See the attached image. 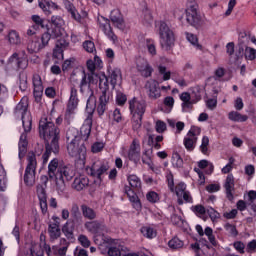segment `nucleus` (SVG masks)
Masks as SVG:
<instances>
[{"label":"nucleus","instance_id":"nucleus-45","mask_svg":"<svg viewBox=\"0 0 256 256\" xmlns=\"http://www.w3.org/2000/svg\"><path fill=\"white\" fill-rule=\"evenodd\" d=\"M172 164L173 167H176L177 169H183V158H181V155H179V153L175 152L172 155Z\"/></svg>","mask_w":256,"mask_h":256},{"label":"nucleus","instance_id":"nucleus-14","mask_svg":"<svg viewBox=\"0 0 256 256\" xmlns=\"http://www.w3.org/2000/svg\"><path fill=\"white\" fill-rule=\"evenodd\" d=\"M128 159L129 161H133L135 165L141 161V144L139 143V140L134 139L132 141L128 150Z\"/></svg>","mask_w":256,"mask_h":256},{"label":"nucleus","instance_id":"nucleus-7","mask_svg":"<svg viewBox=\"0 0 256 256\" xmlns=\"http://www.w3.org/2000/svg\"><path fill=\"white\" fill-rule=\"evenodd\" d=\"M21 120H22V125L25 133L21 134L20 140L18 143L19 159H23V157L27 155V146L29 145V142H27V133L31 131V127H32V120L30 115L24 116V118H21Z\"/></svg>","mask_w":256,"mask_h":256},{"label":"nucleus","instance_id":"nucleus-5","mask_svg":"<svg viewBox=\"0 0 256 256\" xmlns=\"http://www.w3.org/2000/svg\"><path fill=\"white\" fill-rule=\"evenodd\" d=\"M129 109L132 115V129L133 131H139L141 125H143V115L147 109L145 101H138L137 98L129 100Z\"/></svg>","mask_w":256,"mask_h":256},{"label":"nucleus","instance_id":"nucleus-40","mask_svg":"<svg viewBox=\"0 0 256 256\" xmlns=\"http://www.w3.org/2000/svg\"><path fill=\"white\" fill-rule=\"evenodd\" d=\"M87 77H88L89 87H91L92 85H97V83H99L101 79V73L97 74L95 72H90L87 74Z\"/></svg>","mask_w":256,"mask_h":256},{"label":"nucleus","instance_id":"nucleus-53","mask_svg":"<svg viewBox=\"0 0 256 256\" xmlns=\"http://www.w3.org/2000/svg\"><path fill=\"white\" fill-rule=\"evenodd\" d=\"M209 137L204 136L202 138V144L200 145V151L203 155H207L209 153Z\"/></svg>","mask_w":256,"mask_h":256},{"label":"nucleus","instance_id":"nucleus-6","mask_svg":"<svg viewBox=\"0 0 256 256\" xmlns=\"http://www.w3.org/2000/svg\"><path fill=\"white\" fill-rule=\"evenodd\" d=\"M159 29L160 45L165 51H171L173 45H175V34L173 30L169 29V25L165 21H159L156 24Z\"/></svg>","mask_w":256,"mask_h":256},{"label":"nucleus","instance_id":"nucleus-1","mask_svg":"<svg viewBox=\"0 0 256 256\" xmlns=\"http://www.w3.org/2000/svg\"><path fill=\"white\" fill-rule=\"evenodd\" d=\"M39 135L45 141V152L42 155V163L45 165L51 157V153H59V139L61 130L48 118L42 117L39 121Z\"/></svg>","mask_w":256,"mask_h":256},{"label":"nucleus","instance_id":"nucleus-56","mask_svg":"<svg viewBox=\"0 0 256 256\" xmlns=\"http://www.w3.org/2000/svg\"><path fill=\"white\" fill-rule=\"evenodd\" d=\"M158 71L160 75H163V81H169L171 79V71H167V67L159 66Z\"/></svg>","mask_w":256,"mask_h":256},{"label":"nucleus","instance_id":"nucleus-18","mask_svg":"<svg viewBox=\"0 0 256 256\" xmlns=\"http://www.w3.org/2000/svg\"><path fill=\"white\" fill-rule=\"evenodd\" d=\"M146 89H148V96L150 99H159L161 97V89H159V82L150 80L146 83Z\"/></svg>","mask_w":256,"mask_h":256},{"label":"nucleus","instance_id":"nucleus-58","mask_svg":"<svg viewBox=\"0 0 256 256\" xmlns=\"http://www.w3.org/2000/svg\"><path fill=\"white\" fill-rule=\"evenodd\" d=\"M78 241H79L80 245H82V247H84L85 249H87L88 247H91V241L89 240V238L86 235L81 234L78 237Z\"/></svg>","mask_w":256,"mask_h":256},{"label":"nucleus","instance_id":"nucleus-31","mask_svg":"<svg viewBox=\"0 0 256 256\" xmlns=\"http://www.w3.org/2000/svg\"><path fill=\"white\" fill-rule=\"evenodd\" d=\"M81 211L85 219H89L90 221H93V219H97V212H95L93 208L87 206L86 204L81 205Z\"/></svg>","mask_w":256,"mask_h":256},{"label":"nucleus","instance_id":"nucleus-63","mask_svg":"<svg viewBox=\"0 0 256 256\" xmlns=\"http://www.w3.org/2000/svg\"><path fill=\"white\" fill-rule=\"evenodd\" d=\"M256 50L250 47H246L245 55L246 59H249L250 61H254L255 59Z\"/></svg>","mask_w":256,"mask_h":256},{"label":"nucleus","instance_id":"nucleus-62","mask_svg":"<svg viewBox=\"0 0 256 256\" xmlns=\"http://www.w3.org/2000/svg\"><path fill=\"white\" fill-rule=\"evenodd\" d=\"M108 256H121V248L117 246H110L108 249Z\"/></svg>","mask_w":256,"mask_h":256},{"label":"nucleus","instance_id":"nucleus-47","mask_svg":"<svg viewBox=\"0 0 256 256\" xmlns=\"http://www.w3.org/2000/svg\"><path fill=\"white\" fill-rule=\"evenodd\" d=\"M141 233L144 235V237H147L148 239H153V237H157V232L151 227H142Z\"/></svg>","mask_w":256,"mask_h":256},{"label":"nucleus","instance_id":"nucleus-50","mask_svg":"<svg viewBox=\"0 0 256 256\" xmlns=\"http://www.w3.org/2000/svg\"><path fill=\"white\" fill-rule=\"evenodd\" d=\"M65 25V20L61 16H52L51 17V26L52 27H63Z\"/></svg>","mask_w":256,"mask_h":256},{"label":"nucleus","instance_id":"nucleus-34","mask_svg":"<svg viewBox=\"0 0 256 256\" xmlns=\"http://www.w3.org/2000/svg\"><path fill=\"white\" fill-rule=\"evenodd\" d=\"M228 119H230V121H235L236 123H245L249 117L247 115H242L237 111H231L228 114Z\"/></svg>","mask_w":256,"mask_h":256},{"label":"nucleus","instance_id":"nucleus-37","mask_svg":"<svg viewBox=\"0 0 256 256\" xmlns=\"http://www.w3.org/2000/svg\"><path fill=\"white\" fill-rule=\"evenodd\" d=\"M185 189H187V185L185 183H179L176 188H175V192H176V195L178 197V205H183V194L185 192H187Z\"/></svg>","mask_w":256,"mask_h":256},{"label":"nucleus","instance_id":"nucleus-26","mask_svg":"<svg viewBox=\"0 0 256 256\" xmlns=\"http://www.w3.org/2000/svg\"><path fill=\"white\" fill-rule=\"evenodd\" d=\"M96 107L97 99L95 98V95H93L92 92L86 103V112L88 113V117H91L93 119V113H95Z\"/></svg>","mask_w":256,"mask_h":256},{"label":"nucleus","instance_id":"nucleus-11","mask_svg":"<svg viewBox=\"0 0 256 256\" xmlns=\"http://www.w3.org/2000/svg\"><path fill=\"white\" fill-rule=\"evenodd\" d=\"M201 135V129L196 126H192L184 138V147L187 151H194L197 147V137Z\"/></svg>","mask_w":256,"mask_h":256},{"label":"nucleus","instance_id":"nucleus-24","mask_svg":"<svg viewBox=\"0 0 256 256\" xmlns=\"http://www.w3.org/2000/svg\"><path fill=\"white\" fill-rule=\"evenodd\" d=\"M27 107H29V104L27 103V99L23 98L15 107L14 113L16 117H21V119L26 117Z\"/></svg>","mask_w":256,"mask_h":256},{"label":"nucleus","instance_id":"nucleus-61","mask_svg":"<svg viewBox=\"0 0 256 256\" xmlns=\"http://www.w3.org/2000/svg\"><path fill=\"white\" fill-rule=\"evenodd\" d=\"M116 103L117 105L123 106L125 103H127V95H125L123 92H118L116 95Z\"/></svg>","mask_w":256,"mask_h":256},{"label":"nucleus","instance_id":"nucleus-48","mask_svg":"<svg viewBox=\"0 0 256 256\" xmlns=\"http://www.w3.org/2000/svg\"><path fill=\"white\" fill-rule=\"evenodd\" d=\"M205 235L208 237V241L213 245V247H217V240L215 239V235H213V229L211 227L205 228Z\"/></svg>","mask_w":256,"mask_h":256},{"label":"nucleus","instance_id":"nucleus-28","mask_svg":"<svg viewBox=\"0 0 256 256\" xmlns=\"http://www.w3.org/2000/svg\"><path fill=\"white\" fill-rule=\"evenodd\" d=\"M75 227L77 226H73V224H71L68 221L62 227V233H64L65 237L69 241H73L75 239V234H74Z\"/></svg>","mask_w":256,"mask_h":256},{"label":"nucleus","instance_id":"nucleus-44","mask_svg":"<svg viewBox=\"0 0 256 256\" xmlns=\"http://www.w3.org/2000/svg\"><path fill=\"white\" fill-rule=\"evenodd\" d=\"M7 189V172L3 167H0V191Z\"/></svg>","mask_w":256,"mask_h":256},{"label":"nucleus","instance_id":"nucleus-10","mask_svg":"<svg viewBox=\"0 0 256 256\" xmlns=\"http://www.w3.org/2000/svg\"><path fill=\"white\" fill-rule=\"evenodd\" d=\"M86 171L90 177H96V179L103 181V175L109 171V163L94 162L91 167L86 168Z\"/></svg>","mask_w":256,"mask_h":256},{"label":"nucleus","instance_id":"nucleus-3","mask_svg":"<svg viewBox=\"0 0 256 256\" xmlns=\"http://www.w3.org/2000/svg\"><path fill=\"white\" fill-rule=\"evenodd\" d=\"M79 132L77 129L72 128L66 132V139L70 141L67 145V151L70 157H75L83 161L87 155V145L84 139H81V136H78Z\"/></svg>","mask_w":256,"mask_h":256},{"label":"nucleus","instance_id":"nucleus-39","mask_svg":"<svg viewBox=\"0 0 256 256\" xmlns=\"http://www.w3.org/2000/svg\"><path fill=\"white\" fill-rule=\"evenodd\" d=\"M151 155H153V148H151L150 150H145L142 154V163H144V165H148V167H151V165H153Z\"/></svg>","mask_w":256,"mask_h":256},{"label":"nucleus","instance_id":"nucleus-43","mask_svg":"<svg viewBox=\"0 0 256 256\" xmlns=\"http://www.w3.org/2000/svg\"><path fill=\"white\" fill-rule=\"evenodd\" d=\"M119 77H121V69L114 68L110 73V83L112 87H115V85H117V79H119Z\"/></svg>","mask_w":256,"mask_h":256},{"label":"nucleus","instance_id":"nucleus-51","mask_svg":"<svg viewBox=\"0 0 256 256\" xmlns=\"http://www.w3.org/2000/svg\"><path fill=\"white\" fill-rule=\"evenodd\" d=\"M32 83L34 89H43V81L41 80V76L39 74L33 75Z\"/></svg>","mask_w":256,"mask_h":256},{"label":"nucleus","instance_id":"nucleus-41","mask_svg":"<svg viewBox=\"0 0 256 256\" xmlns=\"http://www.w3.org/2000/svg\"><path fill=\"white\" fill-rule=\"evenodd\" d=\"M19 89L20 91H27V73L20 72L19 76Z\"/></svg>","mask_w":256,"mask_h":256},{"label":"nucleus","instance_id":"nucleus-9","mask_svg":"<svg viewBox=\"0 0 256 256\" xmlns=\"http://www.w3.org/2000/svg\"><path fill=\"white\" fill-rule=\"evenodd\" d=\"M28 164L24 173V183L28 187L35 185V171L37 170V158L35 153H29L27 157Z\"/></svg>","mask_w":256,"mask_h":256},{"label":"nucleus","instance_id":"nucleus-17","mask_svg":"<svg viewBox=\"0 0 256 256\" xmlns=\"http://www.w3.org/2000/svg\"><path fill=\"white\" fill-rule=\"evenodd\" d=\"M136 67L140 73H142L143 77H151V73H153V69L149 66V63L144 58L136 59Z\"/></svg>","mask_w":256,"mask_h":256},{"label":"nucleus","instance_id":"nucleus-57","mask_svg":"<svg viewBox=\"0 0 256 256\" xmlns=\"http://www.w3.org/2000/svg\"><path fill=\"white\" fill-rule=\"evenodd\" d=\"M191 210L193 211V213L198 215V217H201V215H205L207 213V210L203 205L192 206Z\"/></svg>","mask_w":256,"mask_h":256},{"label":"nucleus","instance_id":"nucleus-52","mask_svg":"<svg viewBox=\"0 0 256 256\" xmlns=\"http://www.w3.org/2000/svg\"><path fill=\"white\" fill-rule=\"evenodd\" d=\"M224 228L229 233V235H231V237H237L239 235V232L237 231V227H235V225L233 224L226 223L224 225Z\"/></svg>","mask_w":256,"mask_h":256},{"label":"nucleus","instance_id":"nucleus-33","mask_svg":"<svg viewBox=\"0 0 256 256\" xmlns=\"http://www.w3.org/2000/svg\"><path fill=\"white\" fill-rule=\"evenodd\" d=\"M48 233L50 235V239L55 241L61 237V228L57 226V224H49L48 225Z\"/></svg>","mask_w":256,"mask_h":256},{"label":"nucleus","instance_id":"nucleus-4","mask_svg":"<svg viewBox=\"0 0 256 256\" xmlns=\"http://www.w3.org/2000/svg\"><path fill=\"white\" fill-rule=\"evenodd\" d=\"M127 181L130 186H124V193L132 203V207L136 211H141V200L139 199V196H137V193H135V191H141V178L135 174H131L127 176Z\"/></svg>","mask_w":256,"mask_h":256},{"label":"nucleus","instance_id":"nucleus-20","mask_svg":"<svg viewBox=\"0 0 256 256\" xmlns=\"http://www.w3.org/2000/svg\"><path fill=\"white\" fill-rule=\"evenodd\" d=\"M110 21L117 27V29H125V20L119 9H114L110 13Z\"/></svg>","mask_w":256,"mask_h":256},{"label":"nucleus","instance_id":"nucleus-30","mask_svg":"<svg viewBox=\"0 0 256 256\" xmlns=\"http://www.w3.org/2000/svg\"><path fill=\"white\" fill-rule=\"evenodd\" d=\"M31 19L33 21L32 29L39 31V29H45L47 27L46 20L41 18L39 15H32Z\"/></svg>","mask_w":256,"mask_h":256},{"label":"nucleus","instance_id":"nucleus-19","mask_svg":"<svg viewBox=\"0 0 256 256\" xmlns=\"http://www.w3.org/2000/svg\"><path fill=\"white\" fill-rule=\"evenodd\" d=\"M93 127V118L91 116H88L85 121L84 124L82 125L81 129H80V139L84 140V143L87 144V139H89V135H91V129Z\"/></svg>","mask_w":256,"mask_h":256},{"label":"nucleus","instance_id":"nucleus-15","mask_svg":"<svg viewBox=\"0 0 256 256\" xmlns=\"http://www.w3.org/2000/svg\"><path fill=\"white\" fill-rule=\"evenodd\" d=\"M77 105H79V97L77 96V88L75 86H71L70 88V98L67 104L66 113L68 115H73V111L77 109Z\"/></svg>","mask_w":256,"mask_h":256},{"label":"nucleus","instance_id":"nucleus-35","mask_svg":"<svg viewBox=\"0 0 256 256\" xmlns=\"http://www.w3.org/2000/svg\"><path fill=\"white\" fill-rule=\"evenodd\" d=\"M47 31H49L52 39H57V37H63L65 35V28L62 26H51Z\"/></svg>","mask_w":256,"mask_h":256},{"label":"nucleus","instance_id":"nucleus-32","mask_svg":"<svg viewBox=\"0 0 256 256\" xmlns=\"http://www.w3.org/2000/svg\"><path fill=\"white\" fill-rule=\"evenodd\" d=\"M61 242L65 243L62 247L53 246L52 247V254L55 256H65L67 255V250L69 249V243L67 240L62 239Z\"/></svg>","mask_w":256,"mask_h":256},{"label":"nucleus","instance_id":"nucleus-27","mask_svg":"<svg viewBox=\"0 0 256 256\" xmlns=\"http://www.w3.org/2000/svg\"><path fill=\"white\" fill-rule=\"evenodd\" d=\"M88 185H89V178L87 177L75 178L72 183V187L76 191H83V189H85V187H87Z\"/></svg>","mask_w":256,"mask_h":256},{"label":"nucleus","instance_id":"nucleus-55","mask_svg":"<svg viewBox=\"0 0 256 256\" xmlns=\"http://www.w3.org/2000/svg\"><path fill=\"white\" fill-rule=\"evenodd\" d=\"M8 39L12 45H17L19 43V33L17 31L12 30L8 34Z\"/></svg>","mask_w":256,"mask_h":256},{"label":"nucleus","instance_id":"nucleus-8","mask_svg":"<svg viewBox=\"0 0 256 256\" xmlns=\"http://www.w3.org/2000/svg\"><path fill=\"white\" fill-rule=\"evenodd\" d=\"M186 21L195 29L203 27V16L199 12V5L197 3L190 4L186 9Z\"/></svg>","mask_w":256,"mask_h":256},{"label":"nucleus","instance_id":"nucleus-36","mask_svg":"<svg viewBox=\"0 0 256 256\" xmlns=\"http://www.w3.org/2000/svg\"><path fill=\"white\" fill-rule=\"evenodd\" d=\"M185 35L187 41H189V43H191V45H193L196 49H198L199 51L203 49V46L199 44V38H197V35L189 32H186Z\"/></svg>","mask_w":256,"mask_h":256},{"label":"nucleus","instance_id":"nucleus-49","mask_svg":"<svg viewBox=\"0 0 256 256\" xmlns=\"http://www.w3.org/2000/svg\"><path fill=\"white\" fill-rule=\"evenodd\" d=\"M197 101H201V95L196 96V101L189 100L187 102L182 103V111L186 113L187 109H193V103H197Z\"/></svg>","mask_w":256,"mask_h":256},{"label":"nucleus","instance_id":"nucleus-16","mask_svg":"<svg viewBox=\"0 0 256 256\" xmlns=\"http://www.w3.org/2000/svg\"><path fill=\"white\" fill-rule=\"evenodd\" d=\"M224 189L228 201H233V191H235V177L233 174H228L224 183Z\"/></svg>","mask_w":256,"mask_h":256},{"label":"nucleus","instance_id":"nucleus-21","mask_svg":"<svg viewBox=\"0 0 256 256\" xmlns=\"http://www.w3.org/2000/svg\"><path fill=\"white\" fill-rule=\"evenodd\" d=\"M37 195H38L41 211H42L43 215H45V213H47V209H48V207H47V192L45 191V188H43V186H37Z\"/></svg>","mask_w":256,"mask_h":256},{"label":"nucleus","instance_id":"nucleus-54","mask_svg":"<svg viewBox=\"0 0 256 256\" xmlns=\"http://www.w3.org/2000/svg\"><path fill=\"white\" fill-rule=\"evenodd\" d=\"M89 87V78L87 76V73H85V71L82 72V78H81V81H80V84H79V87H80V93H83L84 92V87Z\"/></svg>","mask_w":256,"mask_h":256},{"label":"nucleus","instance_id":"nucleus-59","mask_svg":"<svg viewBox=\"0 0 256 256\" xmlns=\"http://www.w3.org/2000/svg\"><path fill=\"white\" fill-rule=\"evenodd\" d=\"M146 198L149 203H157V201H159V194L155 191H151L146 194Z\"/></svg>","mask_w":256,"mask_h":256},{"label":"nucleus","instance_id":"nucleus-60","mask_svg":"<svg viewBox=\"0 0 256 256\" xmlns=\"http://www.w3.org/2000/svg\"><path fill=\"white\" fill-rule=\"evenodd\" d=\"M83 48L85 51H87V53H93V51H95V43L91 40H86L83 43Z\"/></svg>","mask_w":256,"mask_h":256},{"label":"nucleus","instance_id":"nucleus-22","mask_svg":"<svg viewBox=\"0 0 256 256\" xmlns=\"http://www.w3.org/2000/svg\"><path fill=\"white\" fill-rule=\"evenodd\" d=\"M38 5L45 15H51L50 9H55L56 11L60 9L59 5H57L55 2H49L47 0H38Z\"/></svg>","mask_w":256,"mask_h":256},{"label":"nucleus","instance_id":"nucleus-46","mask_svg":"<svg viewBox=\"0 0 256 256\" xmlns=\"http://www.w3.org/2000/svg\"><path fill=\"white\" fill-rule=\"evenodd\" d=\"M68 223L72 224L74 227H81V225H83V215L78 214L76 216H71Z\"/></svg>","mask_w":256,"mask_h":256},{"label":"nucleus","instance_id":"nucleus-2","mask_svg":"<svg viewBox=\"0 0 256 256\" xmlns=\"http://www.w3.org/2000/svg\"><path fill=\"white\" fill-rule=\"evenodd\" d=\"M75 177V170L71 165H59V159L54 158L48 164V176L42 175L40 177V181L42 185H38V187L47 188V183H49V179L53 181L55 180L56 186L59 189L65 187V181H71Z\"/></svg>","mask_w":256,"mask_h":256},{"label":"nucleus","instance_id":"nucleus-29","mask_svg":"<svg viewBox=\"0 0 256 256\" xmlns=\"http://www.w3.org/2000/svg\"><path fill=\"white\" fill-rule=\"evenodd\" d=\"M111 99V96H100L99 97V104L97 106V113L99 117L105 114V111H107V103H109V100Z\"/></svg>","mask_w":256,"mask_h":256},{"label":"nucleus","instance_id":"nucleus-38","mask_svg":"<svg viewBox=\"0 0 256 256\" xmlns=\"http://www.w3.org/2000/svg\"><path fill=\"white\" fill-rule=\"evenodd\" d=\"M53 37L51 36V32L46 31L41 36V44L38 45V49H45L49 45V41H51Z\"/></svg>","mask_w":256,"mask_h":256},{"label":"nucleus","instance_id":"nucleus-12","mask_svg":"<svg viewBox=\"0 0 256 256\" xmlns=\"http://www.w3.org/2000/svg\"><path fill=\"white\" fill-rule=\"evenodd\" d=\"M98 23L100 29L108 37V39H110V41H117V35H115V33L113 32V28L111 27V22L109 19L103 16H99Z\"/></svg>","mask_w":256,"mask_h":256},{"label":"nucleus","instance_id":"nucleus-25","mask_svg":"<svg viewBox=\"0 0 256 256\" xmlns=\"http://www.w3.org/2000/svg\"><path fill=\"white\" fill-rule=\"evenodd\" d=\"M9 63H14V65L17 67V69H27V66L29 63L25 58H19V54L14 53L9 58Z\"/></svg>","mask_w":256,"mask_h":256},{"label":"nucleus","instance_id":"nucleus-64","mask_svg":"<svg viewBox=\"0 0 256 256\" xmlns=\"http://www.w3.org/2000/svg\"><path fill=\"white\" fill-rule=\"evenodd\" d=\"M53 57L54 59H63V48L55 46L53 50Z\"/></svg>","mask_w":256,"mask_h":256},{"label":"nucleus","instance_id":"nucleus-13","mask_svg":"<svg viewBox=\"0 0 256 256\" xmlns=\"http://www.w3.org/2000/svg\"><path fill=\"white\" fill-rule=\"evenodd\" d=\"M85 229L89 231V233H93L94 235H103L109 231V228L103 222H99V220L90 221L85 223Z\"/></svg>","mask_w":256,"mask_h":256},{"label":"nucleus","instance_id":"nucleus-42","mask_svg":"<svg viewBox=\"0 0 256 256\" xmlns=\"http://www.w3.org/2000/svg\"><path fill=\"white\" fill-rule=\"evenodd\" d=\"M184 245L183 241L178 237H174L168 242V247H170V249H182Z\"/></svg>","mask_w":256,"mask_h":256},{"label":"nucleus","instance_id":"nucleus-23","mask_svg":"<svg viewBox=\"0 0 256 256\" xmlns=\"http://www.w3.org/2000/svg\"><path fill=\"white\" fill-rule=\"evenodd\" d=\"M99 88L102 91V95L100 96L111 97V93L109 92V78H107L105 73H101Z\"/></svg>","mask_w":256,"mask_h":256}]
</instances>
